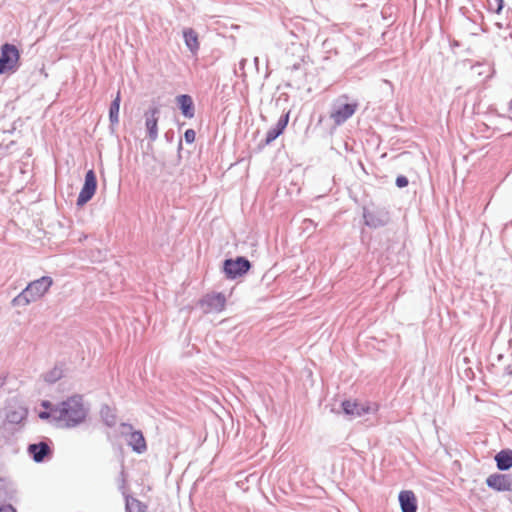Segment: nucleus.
Instances as JSON below:
<instances>
[{
  "instance_id": "obj_1",
  "label": "nucleus",
  "mask_w": 512,
  "mask_h": 512,
  "mask_svg": "<svg viewBox=\"0 0 512 512\" xmlns=\"http://www.w3.org/2000/svg\"><path fill=\"white\" fill-rule=\"evenodd\" d=\"M59 420L67 426H74L82 422L86 417V409L83 405V399L79 395L72 396L63 401L55 409Z\"/></svg>"
},
{
  "instance_id": "obj_2",
  "label": "nucleus",
  "mask_w": 512,
  "mask_h": 512,
  "mask_svg": "<svg viewBox=\"0 0 512 512\" xmlns=\"http://www.w3.org/2000/svg\"><path fill=\"white\" fill-rule=\"evenodd\" d=\"M53 284L52 278L43 276L40 279L32 281L27 287L13 299V304L25 306L31 302L41 299Z\"/></svg>"
},
{
  "instance_id": "obj_3",
  "label": "nucleus",
  "mask_w": 512,
  "mask_h": 512,
  "mask_svg": "<svg viewBox=\"0 0 512 512\" xmlns=\"http://www.w3.org/2000/svg\"><path fill=\"white\" fill-rule=\"evenodd\" d=\"M343 412L350 417H361L365 414L375 413L379 410V404L373 402H360L357 399H347L341 403Z\"/></svg>"
},
{
  "instance_id": "obj_4",
  "label": "nucleus",
  "mask_w": 512,
  "mask_h": 512,
  "mask_svg": "<svg viewBox=\"0 0 512 512\" xmlns=\"http://www.w3.org/2000/svg\"><path fill=\"white\" fill-rule=\"evenodd\" d=\"M97 189V179L95 172L89 170L85 175L83 187L77 198V205L83 206L92 199Z\"/></svg>"
},
{
  "instance_id": "obj_5",
  "label": "nucleus",
  "mask_w": 512,
  "mask_h": 512,
  "mask_svg": "<svg viewBox=\"0 0 512 512\" xmlns=\"http://www.w3.org/2000/svg\"><path fill=\"white\" fill-rule=\"evenodd\" d=\"M19 59L18 49L11 44H4L1 49L0 56V73H5L9 70H12Z\"/></svg>"
},
{
  "instance_id": "obj_6",
  "label": "nucleus",
  "mask_w": 512,
  "mask_h": 512,
  "mask_svg": "<svg viewBox=\"0 0 512 512\" xmlns=\"http://www.w3.org/2000/svg\"><path fill=\"white\" fill-rule=\"evenodd\" d=\"M250 262L244 257H237L236 259H227L224 262V272L228 278L234 279L242 276L250 269Z\"/></svg>"
},
{
  "instance_id": "obj_7",
  "label": "nucleus",
  "mask_w": 512,
  "mask_h": 512,
  "mask_svg": "<svg viewBox=\"0 0 512 512\" xmlns=\"http://www.w3.org/2000/svg\"><path fill=\"white\" fill-rule=\"evenodd\" d=\"M486 484L499 492L512 491V477L507 474H492L486 479Z\"/></svg>"
},
{
  "instance_id": "obj_8",
  "label": "nucleus",
  "mask_w": 512,
  "mask_h": 512,
  "mask_svg": "<svg viewBox=\"0 0 512 512\" xmlns=\"http://www.w3.org/2000/svg\"><path fill=\"white\" fill-rule=\"evenodd\" d=\"M357 108V103L343 104L330 114V118L334 121L336 125H341L347 119L352 117V115L356 112Z\"/></svg>"
},
{
  "instance_id": "obj_9",
  "label": "nucleus",
  "mask_w": 512,
  "mask_h": 512,
  "mask_svg": "<svg viewBox=\"0 0 512 512\" xmlns=\"http://www.w3.org/2000/svg\"><path fill=\"white\" fill-rule=\"evenodd\" d=\"M158 114L159 109L153 107L145 113V126L148 131V136L151 140H155L158 137Z\"/></svg>"
},
{
  "instance_id": "obj_10",
  "label": "nucleus",
  "mask_w": 512,
  "mask_h": 512,
  "mask_svg": "<svg viewBox=\"0 0 512 512\" xmlns=\"http://www.w3.org/2000/svg\"><path fill=\"white\" fill-rule=\"evenodd\" d=\"M399 502L402 512H416L417 499L413 491L404 490L399 493Z\"/></svg>"
},
{
  "instance_id": "obj_11",
  "label": "nucleus",
  "mask_w": 512,
  "mask_h": 512,
  "mask_svg": "<svg viewBox=\"0 0 512 512\" xmlns=\"http://www.w3.org/2000/svg\"><path fill=\"white\" fill-rule=\"evenodd\" d=\"M204 302L211 312H221L226 306V298L222 293L209 294Z\"/></svg>"
},
{
  "instance_id": "obj_12",
  "label": "nucleus",
  "mask_w": 512,
  "mask_h": 512,
  "mask_svg": "<svg viewBox=\"0 0 512 512\" xmlns=\"http://www.w3.org/2000/svg\"><path fill=\"white\" fill-rule=\"evenodd\" d=\"M288 121H289V113H287L286 115L282 116L278 120L276 125L268 130V132L266 134V139H265L267 144H269L272 141H274L279 135H281L283 133V131L285 130V128H286V126L288 124Z\"/></svg>"
},
{
  "instance_id": "obj_13",
  "label": "nucleus",
  "mask_w": 512,
  "mask_h": 512,
  "mask_svg": "<svg viewBox=\"0 0 512 512\" xmlns=\"http://www.w3.org/2000/svg\"><path fill=\"white\" fill-rule=\"evenodd\" d=\"M183 37L191 53L196 54L200 48L198 33L192 28H186L183 30Z\"/></svg>"
},
{
  "instance_id": "obj_14",
  "label": "nucleus",
  "mask_w": 512,
  "mask_h": 512,
  "mask_svg": "<svg viewBox=\"0 0 512 512\" xmlns=\"http://www.w3.org/2000/svg\"><path fill=\"white\" fill-rule=\"evenodd\" d=\"M29 453L32 455L36 462H41L45 456L50 452V447L44 442L38 444H31L28 447Z\"/></svg>"
},
{
  "instance_id": "obj_15",
  "label": "nucleus",
  "mask_w": 512,
  "mask_h": 512,
  "mask_svg": "<svg viewBox=\"0 0 512 512\" xmlns=\"http://www.w3.org/2000/svg\"><path fill=\"white\" fill-rule=\"evenodd\" d=\"M177 102L180 106L182 114L186 118H192L194 116V104L193 100L189 95H180L177 97Z\"/></svg>"
},
{
  "instance_id": "obj_16",
  "label": "nucleus",
  "mask_w": 512,
  "mask_h": 512,
  "mask_svg": "<svg viewBox=\"0 0 512 512\" xmlns=\"http://www.w3.org/2000/svg\"><path fill=\"white\" fill-rule=\"evenodd\" d=\"M129 445L137 453H142L146 450L147 445L145 438L140 431H134L129 436Z\"/></svg>"
},
{
  "instance_id": "obj_17",
  "label": "nucleus",
  "mask_w": 512,
  "mask_h": 512,
  "mask_svg": "<svg viewBox=\"0 0 512 512\" xmlns=\"http://www.w3.org/2000/svg\"><path fill=\"white\" fill-rule=\"evenodd\" d=\"M497 467L500 470H508L512 467V451L502 450L495 456Z\"/></svg>"
},
{
  "instance_id": "obj_18",
  "label": "nucleus",
  "mask_w": 512,
  "mask_h": 512,
  "mask_svg": "<svg viewBox=\"0 0 512 512\" xmlns=\"http://www.w3.org/2000/svg\"><path fill=\"white\" fill-rule=\"evenodd\" d=\"M120 101H121L120 92H118L110 106V111H109V118H110V121L112 124H117L119 121Z\"/></svg>"
},
{
  "instance_id": "obj_19",
  "label": "nucleus",
  "mask_w": 512,
  "mask_h": 512,
  "mask_svg": "<svg viewBox=\"0 0 512 512\" xmlns=\"http://www.w3.org/2000/svg\"><path fill=\"white\" fill-rule=\"evenodd\" d=\"M127 512H146L147 506L136 498H127L126 500Z\"/></svg>"
},
{
  "instance_id": "obj_20",
  "label": "nucleus",
  "mask_w": 512,
  "mask_h": 512,
  "mask_svg": "<svg viewBox=\"0 0 512 512\" xmlns=\"http://www.w3.org/2000/svg\"><path fill=\"white\" fill-rule=\"evenodd\" d=\"M101 414L109 426H112L115 424L116 415L112 408H110L109 406L103 407L101 410Z\"/></svg>"
},
{
  "instance_id": "obj_21",
  "label": "nucleus",
  "mask_w": 512,
  "mask_h": 512,
  "mask_svg": "<svg viewBox=\"0 0 512 512\" xmlns=\"http://www.w3.org/2000/svg\"><path fill=\"white\" fill-rule=\"evenodd\" d=\"M184 137L187 143H193L196 138V133L193 129H187L185 131Z\"/></svg>"
},
{
  "instance_id": "obj_22",
  "label": "nucleus",
  "mask_w": 512,
  "mask_h": 512,
  "mask_svg": "<svg viewBox=\"0 0 512 512\" xmlns=\"http://www.w3.org/2000/svg\"><path fill=\"white\" fill-rule=\"evenodd\" d=\"M396 185L399 187V188H403V187H406L408 185V179L403 176V175H399L397 178H396Z\"/></svg>"
},
{
  "instance_id": "obj_23",
  "label": "nucleus",
  "mask_w": 512,
  "mask_h": 512,
  "mask_svg": "<svg viewBox=\"0 0 512 512\" xmlns=\"http://www.w3.org/2000/svg\"><path fill=\"white\" fill-rule=\"evenodd\" d=\"M0 512H16L11 505L0 507Z\"/></svg>"
},
{
  "instance_id": "obj_24",
  "label": "nucleus",
  "mask_w": 512,
  "mask_h": 512,
  "mask_svg": "<svg viewBox=\"0 0 512 512\" xmlns=\"http://www.w3.org/2000/svg\"><path fill=\"white\" fill-rule=\"evenodd\" d=\"M496 2H497L496 12L499 13L503 7V0H496Z\"/></svg>"
},
{
  "instance_id": "obj_25",
  "label": "nucleus",
  "mask_w": 512,
  "mask_h": 512,
  "mask_svg": "<svg viewBox=\"0 0 512 512\" xmlns=\"http://www.w3.org/2000/svg\"><path fill=\"white\" fill-rule=\"evenodd\" d=\"M509 108H510V110L512 111V100H511V101H510V103H509Z\"/></svg>"
},
{
  "instance_id": "obj_26",
  "label": "nucleus",
  "mask_w": 512,
  "mask_h": 512,
  "mask_svg": "<svg viewBox=\"0 0 512 512\" xmlns=\"http://www.w3.org/2000/svg\"><path fill=\"white\" fill-rule=\"evenodd\" d=\"M152 490V487L151 486H147V491H151Z\"/></svg>"
}]
</instances>
